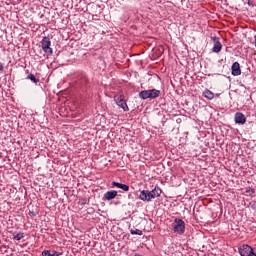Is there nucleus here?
Segmentation results:
<instances>
[{"label": "nucleus", "mask_w": 256, "mask_h": 256, "mask_svg": "<svg viewBox=\"0 0 256 256\" xmlns=\"http://www.w3.org/2000/svg\"><path fill=\"white\" fill-rule=\"evenodd\" d=\"M115 197H117V190H111L104 194L105 201H112Z\"/></svg>", "instance_id": "obj_10"}, {"label": "nucleus", "mask_w": 256, "mask_h": 256, "mask_svg": "<svg viewBox=\"0 0 256 256\" xmlns=\"http://www.w3.org/2000/svg\"><path fill=\"white\" fill-rule=\"evenodd\" d=\"M239 254L241 256H256L255 252L253 251V248L247 244H243L239 248Z\"/></svg>", "instance_id": "obj_5"}, {"label": "nucleus", "mask_w": 256, "mask_h": 256, "mask_svg": "<svg viewBox=\"0 0 256 256\" xmlns=\"http://www.w3.org/2000/svg\"><path fill=\"white\" fill-rule=\"evenodd\" d=\"M255 47H256V35H255Z\"/></svg>", "instance_id": "obj_20"}, {"label": "nucleus", "mask_w": 256, "mask_h": 256, "mask_svg": "<svg viewBox=\"0 0 256 256\" xmlns=\"http://www.w3.org/2000/svg\"><path fill=\"white\" fill-rule=\"evenodd\" d=\"M173 229H174V233L183 235V233H185V222L179 218L175 219V224Z\"/></svg>", "instance_id": "obj_4"}, {"label": "nucleus", "mask_w": 256, "mask_h": 256, "mask_svg": "<svg viewBox=\"0 0 256 256\" xmlns=\"http://www.w3.org/2000/svg\"><path fill=\"white\" fill-rule=\"evenodd\" d=\"M232 75L234 77L241 75V65L239 64V62H234L232 64Z\"/></svg>", "instance_id": "obj_9"}, {"label": "nucleus", "mask_w": 256, "mask_h": 256, "mask_svg": "<svg viewBox=\"0 0 256 256\" xmlns=\"http://www.w3.org/2000/svg\"><path fill=\"white\" fill-rule=\"evenodd\" d=\"M24 237H25V235L22 232L12 233V239H14L15 241H21V239H23Z\"/></svg>", "instance_id": "obj_12"}, {"label": "nucleus", "mask_w": 256, "mask_h": 256, "mask_svg": "<svg viewBox=\"0 0 256 256\" xmlns=\"http://www.w3.org/2000/svg\"><path fill=\"white\" fill-rule=\"evenodd\" d=\"M42 50L46 55H53V49L51 48V40L49 37H44L41 41Z\"/></svg>", "instance_id": "obj_3"}, {"label": "nucleus", "mask_w": 256, "mask_h": 256, "mask_svg": "<svg viewBox=\"0 0 256 256\" xmlns=\"http://www.w3.org/2000/svg\"><path fill=\"white\" fill-rule=\"evenodd\" d=\"M61 255H63V252L53 251V253H50V256H61Z\"/></svg>", "instance_id": "obj_16"}, {"label": "nucleus", "mask_w": 256, "mask_h": 256, "mask_svg": "<svg viewBox=\"0 0 256 256\" xmlns=\"http://www.w3.org/2000/svg\"><path fill=\"white\" fill-rule=\"evenodd\" d=\"M234 121L238 125H245L247 123V117L241 112H236L234 116Z\"/></svg>", "instance_id": "obj_7"}, {"label": "nucleus", "mask_w": 256, "mask_h": 256, "mask_svg": "<svg viewBox=\"0 0 256 256\" xmlns=\"http://www.w3.org/2000/svg\"><path fill=\"white\" fill-rule=\"evenodd\" d=\"M27 79H29L30 81H32V83H39V79H37L33 74H29L27 76Z\"/></svg>", "instance_id": "obj_14"}, {"label": "nucleus", "mask_w": 256, "mask_h": 256, "mask_svg": "<svg viewBox=\"0 0 256 256\" xmlns=\"http://www.w3.org/2000/svg\"><path fill=\"white\" fill-rule=\"evenodd\" d=\"M161 95V91L157 89L143 90L139 93L140 99H157Z\"/></svg>", "instance_id": "obj_2"}, {"label": "nucleus", "mask_w": 256, "mask_h": 256, "mask_svg": "<svg viewBox=\"0 0 256 256\" xmlns=\"http://www.w3.org/2000/svg\"><path fill=\"white\" fill-rule=\"evenodd\" d=\"M42 256H51V251H49V250H44V251L42 252Z\"/></svg>", "instance_id": "obj_18"}, {"label": "nucleus", "mask_w": 256, "mask_h": 256, "mask_svg": "<svg viewBox=\"0 0 256 256\" xmlns=\"http://www.w3.org/2000/svg\"><path fill=\"white\" fill-rule=\"evenodd\" d=\"M131 235H143V231L139 229L130 230Z\"/></svg>", "instance_id": "obj_15"}, {"label": "nucleus", "mask_w": 256, "mask_h": 256, "mask_svg": "<svg viewBox=\"0 0 256 256\" xmlns=\"http://www.w3.org/2000/svg\"><path fill=\"white\" fill-rule=\"evenodd\" d=\"M3 69H4L3 63L0 62V71H3Z\"/></svg>", "instance_id": "obj_19"}, {"label": "nucleus", "mask_w": 256, "mask_h": 256, "mask_svg": "<svg viewBox=\"0 0 256 256\" xmlns=\"http://www.w3.org/2000/svg\"><path fill=\"white\" fill-rule=\"evenodd\" d=\"M112 185L114 187H117L118 189H122V191H129V185L127 184H122V183H119V182H112Z\"/></svg>", "instance_id": "obj_11"}, {"label": "nucleus", "mask_w": 256, "mask_h": 256, "mask_svg": "<svg viewBox=\"0 0 256 256\" xmlns=\"http://www.w3.org/2000/svg\"><path fill=\"white\" fill-rule=\"evenodd\" d=\"M203 95H204V97H206V99H209L210 101L212 99H214V97H215V94L213 92H211L210 90H205L203 92Z\"/></svg>", "instance_id": "obj_13"}, {"label": "nucleus", "mask_w": 256, "mask_h": 256, "mask_svg": "<svg viewBox=\"0 0 256 256\" xmlns=\"http://www.w3.org/2000/svg\"><path fill=\"white\" fill-rule=\"evenodd\" d=\"M212 41L214 43V46L212 48L213 53H221V49H223V45L219 41V38L217 37H212Z\"/></svg>", "instance_id": "obj_8"}, {"label": "nucleus", "mask_w": 256, "mask_h": 256, "mask_svg": "<svg viewBox=\"0 0 256 256\" xmlns=\"http://www.w3.org/2000/svg\"><path fill=\"white\" fill-rule=\"evenodd\" d=\"M246 193H249V195H253V194H255V189H253V188H248V189L246 190Z\"/></svg>", "instance_id": "obj_17"}, {"label": "nucleus", "mask_w": 256, "mask_h": 256, "mask_svg": "<svg viewBox=\"0 0 256 256\" xmlns=\"http://www.w3.org/2000/svg\"><path fill=\"white\" fill-rule=\"evenodd\" d=\"M114 101L123 111H129V106H127V102L123 100V96H115Z\"/></svg>", "instance_id": "obj_6"}, {"label": "nucleus", "mask_w": 256, "mask_h": 256, "mask_svg": "<svg viewBox=\"0 0 256 256\" xmlns=\"http://www.w3.org/2000/svg\"><path fill=\"white\" fill-rule=\"evenodd\" d=\"M161 193H163L161 188H159L158 186H155V188L153 190H151V191H149V190H142L140 192L139 199H141V201L149 202L152 199H157V197H161Z\"/></svg>", "instance_id": "obj_1"}]
</instances>
